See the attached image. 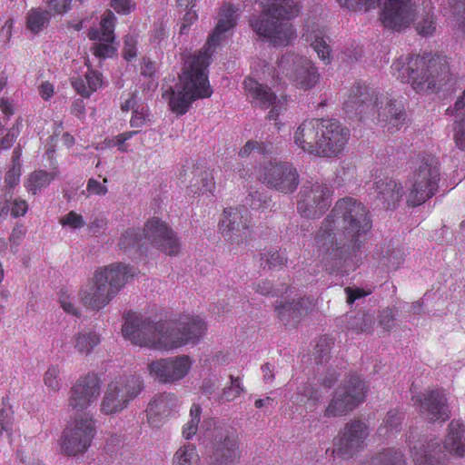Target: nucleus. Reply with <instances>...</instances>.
<instances>
[{"mask_svg":"<svg viewBox=\"0 0 465 465\" xmlns=\"http://www.w3.org/2000/svg\"><path fill=\"white\" fill-rule=\"evenodd\" d=\"M255 150L262 154H271L273 153V145L271 141L257 142L250 140L240 150L239 155L242 158L248 157Z\"/></svg>","mask_w":465,"mask_h":465,"instance_id":"44","label":"nucleus"},{"mask_svg":"<svg viewBox=\"0 0 465 465\" xmlns=\"http://www.w3.org/2000/svg\"><path fill=\"white\" fill-rule=\"evenodd\" d=\"M206 330V323L200 316H183L174 322H153L142 314L128 312L122 333L134 345L170 351L198 343Z\"/></svg>","mask_w":465,"mask_h":465,"instance_id":"3","label":"nucleus"},{"mask_svg":"<svg viewBox=\"0 0 465 465\" xmlns=\"http://www.w3.org/2000/svg\"><path fill=\"white\" fill-rule=\"evenodd\" d=\"M404 455L401 451L388 449L378 453L371 461L361 465H405Z\"/></svg>","mask_w":465,"mask_h":465,"instance_id":"39","label":"nucleus"},{"mask_svg":"<svg viewBox=\"0 0 465 465\" xmlns=\"http://www.w3.org/2000/svg\"><path fill=\"white\" fill-rule=\"evenodd\" d=\"M100 342L101 339L96 331L85 330L75 333L71 340L74 351L84 356L91 354Z\"/></svg>","mask_w":465,"mask_h":465,"instance_id":"33","label":"nucleus"},{"mask_svg":"<svg viewBox=\"0 0 465 465\" xmlns=\"http://www.w3.org/2000/svg\"><path fill=\"white\" fill-rule=\"evenodd\" d=\"M262 265L275 269L282 267L287 262V257L277 250H269L262 254Z\"/></svg>","mask_w":465,"mask_h":465,"instance_id":"46","label":"nucleus"},{"mask_svg":"<svg viewBox=\"0 0 465 465\" xmlns=\"http://www.w3.org/2000/svg\"><path fill=\"white\" fill-rule=\"evenodd\" d=\"M75 91L84 97H89L103 86L102 74L88 68L84 77H77L72 80Z\"/></svg>","mask_w":465,"mask_h":465,"instance_id":"31","label":"nucleus"},{"mask_svg":"<svg viewBox=\"0 0 465 465\" xmlns=\"http://www.w3.org/2000/svg\"><path fill=\"white\" fill-rule=\"evenodd\" d=\"M437 443H429L421 452L416 451L413 455L414 465H446L440 458L431 454Z\"/></svg>","mask_w":465,"mask_h":465,"instance_id":"43","label":"nucleus"},{"mask_svg":"<svg viewBox=\"0 0 465 465\" xmlns=\"http://www.w3.org/2000/svg\"><path fill=\"white\" fill-rule=\"evenodd\" d=\"M455 142L456 145L465 151V123H456Z\"/></svg>","mask_w":465,"mask_h":465,"instance_id":"64","label":"nucleus"},{"mask_svg":"<svg viewBox=\"0 0 465 465\" xmlns=\"http://www.w3.org/2000/svg\"><path fill=\"white\" fill-rule=\"evenodd\" d=\"M201 412L200 405L193 403L190 409V419L183 427V436L186 440L192 439L196 434L201 420Z\"/></svg>","mask_w":465,"mask_h":465,"instance_id":"42","label":"nucleus"},{"mask_svg":"<svg viewBox=\"0 0 465 465\" xmlns=\"http://www.w3.org/2000/svg\"><path fill=\"white\" fill-rule=\"evenodd\" d=\"M237 19V9L229 4L223 5L218 23L203 50L185 59L179 83L174 88L169 86L163 92V98L168 101L173 113L184 114L193 102L212 95L207 68L214 49L227 39Z\"/></svg>","mask_w":465,"mask_h":465,"instance_id":"1","label":"nucleus"},{"mask_svg":"<svg viewBox=\"0 0 465 465\" xmlns=\"http://www.w3.org/2000/svg\"><path fill=\"white\" fill-rule=\"evenodd\" d=\"M72 0H46L50 11L54 14H63L69 10Z\"/></svg>","mask_w":465,"mask_h":465,"instance_id":"58","label":"nucleus"},{"mask_svg":"<svg viewBox=\"0 0 465 465\" xmlns=\"http://www.w3.org/2000/svg\"><path fill=\"white\" fill-rule=\"evenodd\" d=\"M115 22V15L108 10L102 16L100 28L90 30L88 36L91 40L95 41L92 51L96 57L110 58L115 54L117 50L114 45Z\"/></svg>","mask_w":465,"mask_h":465,"instance_id":"23","label":"nucleus"},{"mask_svg":"<svg viewBox=\"0 0 465 465\" xmlns=\"http://www.w3.org/2000/svg\"><path fill=\"white\" fill-rule=\"evenodd\" d=\"M322 119L304 120L295 130V145L304 153L319 156Z\"/></svg>","mask_w":465,"mask_h":465,"instance_id":"25","label":"nucleus"},{"mask_svg":"<svg viewBox=\"0 0 465 465\" xmlns=\"http://www.w3.org/2000/svg\"><path fill=\"white\" fill-rule=\"evenodd\" d=\"M231 383L223 391L221 399L224 401H232L237 399L244 391V388L239 378L230 376Z\"/></svg>","mask_w":465,"mask_h":465,"instance_id":"47","label":"nucleus"},{"mask_svg":"<svg viewBox=\"0 0 465 465\" xmlns=\"http://www.w3.org/2000/svg\"><path fill=\"white\" fill-rule=\"evenodd\" d=\"M452 114L456 123H465V89L462 95L456 101Z\"/></svg>","mask_w":465,"mask_h":465,"instance_id":"57","label":"nucleus"},{"mask_svg":"<svg viewBox=\"0 0 465 465\" xmlns=\"http://www.w3.org/2000/svg\"><path fill=\"white\" fill-rule=\"evenodd\" d=\"M331 204L329 188L319 183L304 184L300 192L298 212L305 217L315 218Z\"/></svg>","mask_w":465,"mask_h":465,"instance_id":"22","label":"nucleus"},{"mask_svg":"<svg viewBox=\"0 0 465 465\" xmlns=\"http://www.w3.org/2000/svg\"><path fill=\"white\" fill-rule=\"evenodd\" d=\"M12 425V412L10 410L2 409L0 411V427L3 431L9 433Z\"/></svg>","mask_w":465,"mask_h":465,"instance_id":"63","label":"nucleus"},{"mask_svg":"<svg viewBox=\"0 0 465 465\" xmlns=\"http://www.w3.org/2000/svg\"><path fill=\"white\" fill-rule=\"evenodd\" d=\"M190 184L188 186V192L190 194H204L212 193L215 188V183L212 173L208 170L195 169Z\"/></svg>","mask_w":465,"mask_h":465,"instance_id":"34","label":"nucleus"},{"mask_svg":"<svg viewBox=\"0 0 465 465\" xmlns=\"http://www.w3.org/2000/svg\"><path fill=\"white\" fill-rule=\"evenodd\" d=\"M243 88L252 105L262 109H270L267 118L275 121L274 128L280 131L283 124L278 120V117L287 110L288 96L283 94H276L271 87L252 77L243 81Z\"/></svg>","mask_w":465,"mask_h":465,"instance_id":"13","label":"nucleus"},{"mask_svg":"<svg viewBox=\"0 0 465 465\" xmlns=\"http://www.w3.org/2000/svg\"><path fill=\"white\" fill-rule=\"evenodd\" d=\"M137 36L134 35H128L124 37L123 56L125 60L131 61L137 55Z\"/></svg>","mask_w":465,"mask_h":465,"instance_id":"49","label":"nucleus"},{"mask_svg":"<svg viewBox=\"0 0 465 465\" xmlns=\"http://www.w3.org/2000/svg\"><path fill=\"white\" fill-rule=\"evenodd\" d=\"M193 361L188 355H177L153 361L149 374L161 383H176L190 372Z\"/></svg>","mask_w":465,"mask_h":465,"instance_id":"16","label":"nucleus"},{"mask_svg":"<svg viewBox=\"0 0 465 465\" xmlns=\"http://www.w3.org/2000/svg\"><path fill=\"white\" fill-rule=\"evenodd\" d=\"M59 375V368L57 366H50L44 376L45 385L54 391H59L61 387Z\"/></svg>","mask_w":465,"mask_h":465,"instance_id":"48","label":"nucleus"},{"mask_svg":"<svg viewBox=\"0 0 465 465\" xmlns=\"http://www.w3.org/2000/svg\"><path fill=\"white\" fill-rule=\"evenodd\" d=\"M199 454L193 444H185L180 447L173 455V465H198Z\"/></svg>","mask_w":465,"mask_h":465,"instance_id":"40","label":"nucleus"},{"mask_svg":"<svg viewBox=\"0 0 465 465\" xmlns=\"http://www.w3.org/2000/svg\"><path fill=\"white\" fill-rule=\"evenodd\" d=\"M347 295V302L352 304L357 299L365 297L371 293V292L364 291L361 288H351L347 287L344 290Z\"/></svg>","mask_w":465,"mask_h":465,"instance_id":"60","label":"nucleus"},{"mask_svg":"<svg viewBox=\"0 0 465 465\" xmlns=\"http://www.w3.org/2000/svg\"><path fill=\"white\" fill-rule=\"evenodd\" d=\"M60 223L72 229H80L84 226L85 222L81 214L74 211H70L61 218Z\"/></svg>","mask_w":465,"mask_h":465,"instance_id":"52","label":"nucleus"},{"mask_svg":"<svg viewBox=\"0 0 465 465\" xmlns=\"http://www.w3.org/2000/svg\"><path fill=\"white\" fill-rule=\"evenodd\" d=\"M440 180V170L438 158L429 153L420 154L407 182V204L416 207L430 199L438 191Z\"/></svg>","mask_w":465,"mask_h":465,"instance_id":"9","label":"nucleus"},{"mask_svg":"<svg viewBox=\"0 0 465 465\" xmlns=\"http://www.w3.org/2000/svg\"><path fill=\"white\" fill-rule=\"evenodd\" d=\"M137 270L125 263L114 262L97 268L79 291V299L93 310L104 308L135 276Z\"/></svg>","mask_w":465,"mask_h":465,"instance_id":"5","label":"nucleus"},{"mask_svg":"<svg viewBox=\"0 0 465 465\" xmlns=\"http://www.w3.org/2000/svg\"><path fill=\"white\" fill-rule=\"evenodd\" d=\"M178 407V399L173 393H161L156 395L149 403L146 413L148 422L153 427H159L163 420Z\"/></svg>","mask_w":465,"mask_h":465,"instance_id":"26","label":"nucleus"},{"mask_svg":"<svg viewBox=\"0 0 465 465\" xmlns=\"http://www.w3.org/2000/svg\"><path fill=\"white\" fill-rule=\"evenodd\" d=\"M364 382L357 376L350 378L337 388L325 409L324 416L337 417L346 415L362 402L366 396Z\"/></svg>","mask_w":465,"mask_h":465,"instance_id":"15","label":"nucleus"},{"mask_svg":"<svg viewBox=\"0 0 465 465\" xmlns=\"http://www.w3.org/2000/svg\"><path fill=\"white\" fill-rule=\"evenodd\" d=\"M142 240L143 234L140 230L129 228L121 234L118 246L120 249L128 250L138 246Z\"/></svg>","mask_w":465,"mask_h":465,"instance_id":"45","label":"nucleus"},{"mask_svg":"<svg viewBox=\"0 0 465 465\" xmlns=\"http://www.w3.org/2000/svg\"><path fill=\"white\" fill-rule=\"evenodd\" d=\"M107 183V179H104V183H100L95 179H89L86 184L87 197L90 195L104 196L108 193V189L104 183Z\"/></svg>","mask_w":465,"mask_h":465,"instance_id":"55","label":"nucleus"},{"mask_svg":"<svg viewBox=\"0 0 465 465\" xmlns=\"http://www.w3.org/2000/svg\"><path fill=\"white\" fill-rule=\"evenodd\" d=\"M112 8L120 15H128L135 10L134 0H111Z\"/></svg>","mask_w":465,"mask_h":465,"instance_id":"56","label":"nucleus"},{"mask_svg":"<svg viewBox=\"0 0 465 465\" xmlns=\"http://www.w3.org/2000/svg\"><path fill=\"white\" fill-rule=\"evenodd\" d=\"M143 388L140 376L124 375L111 381L104 392L101 411L105 415L118 413L136 398Z\"/></svg>","mask_w":465,"mask_h":465,"instance_id":"11","label":"nucleus"},{"mask_svg":"<svg viewBox=\"0 0 465 465\" xmlns=\"http://www.w3.org/2000/svg\"><path fill=\"white\" fill-rule=\"evenodd\" d=\"M349 138V130L339 121L322 119L319 156H337L343 151Z\"/></svg>","mask_w":465,"mask_h":465,"instance_id":"19","label":"nucleus"},{"mask_svg":"<svg viewBox=\"0 0 465 465\" xmlns=\"http://www.w3.org/2000/svg\"><path fill=\"white\" fill-rule=\"evenodd\" d=\"M143 239L167 255L173 256L180 252V242L173 230L162 220H149L142 231Z\"/></svg>","mask_w":465,"mask_h":465,"instance_id":"21","label":"nucleus"},{"mask_svg":"<svg viewBox=\"0 0 465 465\" xmlns=\"http://www.w3.org/2000/svg\"><path fill=\"white\" fill-rule=\"evenodd\" d=\"M54 178V172L35 171L28 175L25 182V187L29 193L35 195L45 189Z\"/></svg>","mask_w":465,"mask_h":465,"instance_id":"36","label":"nucleus"},{"mask_svg":"<svg viewBox=\"0 0 465 465\" xmlns=\"http://www.w3.org/2000/svg\"><path fill=\"white\" fill-rule=\"evenodd\" d=\"M95 432V423L91 416L82 414L74 418L63 431L60 439L61 451L72 457L85 453L92 444Z\"/></svg>","mask_w":465,"mask_h":465,"instance_id":"12","label":"nucleus"},{"mask_svg":"<svg viewBox=\"0 0 465 465\" xmlns=\"http://www.w3.org/2000/svg\"><path fill=\"white\" fill-rule=\"evenodd\" d=\"M371 227L367 208L351 198L338 201L315 235L322 260H344L361 247Z\"/></svg>","mask_w":465,"mask_h":465,"instance_id":"2","label":"nucleus"},{"mask_svg":"<svg viewBox=\"0 0 465 465\" xmlns=\"http://www.w3.org/2000/svg\"><path fill=\"white\" fill-rule=\"evenodd\" d=\"M241 451L236 433L228 428L215 430L209 465H237Z\"/></svg>","mask_w":465,"mask_h":465,"instance_id":"18","label":"nucleus"},{"mask_svg":"<svg viewBox=\"0 0 465 465\" xmlns=\"http://www.w3.org/2000/svg\"><path fill=\"white\" fill-rule=\"evenodd\" d=\"M418 15L414 20L415 29L421 36H431L434 35L437 28V23L433 13V4L430 0H423L421 4H418Z\"/></svg>","mask_w":465,"mask_h":465,"instance_id":"30","label":"nucleus"},{"mask_svg":"<svg viewBox=\"0 0 465 465\" xmlns=\"http://www.w3.org/2000/svg\"><path fill=\"white\" fill-rule=\"evenodd\" d=\"M452 15L455 20L454 25L465 31V3L463 0H453Z\"/></svg>","mask_w":465,"mask_h":465,"instance_id":"54","label":"nucleus"},{"mask_svg":"<svg viewBox=\"0 0 465 465\" xmlns=\"http://www.w3.org/2000/svg\"><path fill=\"white\" fill-rule=\"evenodd\" d=\"M136 134H137V131H130V132H125V133L118 134L114 139V145L117 146L118 150L121 152H127L128 149H127V146L124 144V143L127 140L131 139Z\"/></svg>","mask_w":465,"mask_h":465,"instance_id":"62","label":"nucleus"},{"mask_svg":"<svg viewBox=\"0 0 465 465\" xmlns=\"http://www.w3.org/2000/svg\"><path fill=\"white\" fill-rule=\"evenodd\" d=\"M344 107L347 112L355 111L361 115L377 114L378 121L390 133L399 130L405 121L401 103L383 96L379 98L375 91L365 84H359L350 90Z\"/></svg>","mask_w":465,"mask_h":465,"instance_id":"7","label":"nucleus"},{"mask_svg":"<svg viewBox=\"0 0 465 465\" xmlns=\"http://www.w3.org/2000/svg\"><path fill=\"white\" fill-rule=\"evenodd\" d=\"M257 178L271 189L282 193H293L300 183L297 169L289 162L271 160L260 166Z\"/></svg>","mask_w":465,"mask_h":465,"instance_id":"14","label":"nucleus"},{"mask_svg":"<svg viewBox=\"0 0 465 465\" xmlns=\"http://www.w3.org/2000/svg\"><path fill=\"white\" fill-rule=\"evenodd\" d=\"M219 226L225 240L235 243L242 242L248 235L247 209L244 207L224 209Z\"/></svg>","mask_w":465,"mask_h":465,"instance_id":"24","label":"nucleus"},{"mask_svg":"<svg viewBox=\"0 0 465 465\" xmlns=\"http://www.w3.org/2000/svg\"><path fill=\"white\" fill-rule=\"evenodd\" d=\"M21 175L20 167L16 164H14L12 168L8 170L5 174V183L9 188H13L16 186L19 183Z\"/></svg>","mask_w":465,"mask_h":465,"instance_id":"59","label":"nucleus"},{"mask_svg":"<svg viewBox=\"0 0 465 465\" xmlns=\"http://www.w3.org/2000/svg\"><path fill=\"white\" fill-rule=\"evenodd\" d=\"M305 40L309 42L317 53L318 57L326 64L331 63V47L327 43L328 37L325 35L323 28L317 24L306 25L303 35Z\"/></svg>","mask_w":465,"mask_h":465,"instance_id":"29","label":"nucleus"},{"mask_svg":"<svg viewBox=\"0 0 465 465\" xmlns=\"http://www.w3.org/2000/svg\"><path fill=\"white\" fill-rule=\"evenodd\" d=\"M374 186L377 199L387 209H394L403 195L401 184L392 179H381Z\"/></svg>","mask_w":465,"mask_h":465,"instance_id":"28","label":"nucleus"},{"mask_svg":"<svg viewBox=\"0 0 465 465\" xmlns=\"http://www.w3.org/2000/svg\"><path fill=\"white\" fill-rule=\"evenodd\" d=\"M262 14L250 24L256 34L277 47L290 45L296 30L289 21L300 13L297 0H261Z\"/></svg>","mask_w":465,"mask_h":465,"instance_id":"4","label":"nucleus"},{"mask_svg":"<svg viewBox=\"0 0 465 465\" xmlns=\"http://www.w3.org/2000/svg\"><path fill=\"white\" fill-rule=\"evenodd\" d=\"M50 20L48 11L40 8H32L26 15V28L32 33H39L47 26Z\"/></svg>","mask_w":465,"mask_h":465,"instance_id":"38","label":"nucleus"},{"mask_svg":"<svg viewBox=\"0 0 465 465\" xmlns=\"http://www.w3.org/2000/svg\"><path fill=\"white\" fill-rule=\"evenodd\" d=\"M369 436L367 424L360 420L347 422L334 443L333 453L341 459H349L364 447Z\"/></svg>","mask_w":465,"mask_h":465,"instance_id":"17","label":"nucleus"},{"mask_svg":"<svg viewBox=\"0 0 465 465\" xmlns=\"http://www.w3.org/2000/svg\"><path fill=\"white\" fill-rule=\"evenodd\" d=\"M281 74L303 91L312 89L320 81V74L314 63L294 53H286L279 59L273 78L281 79Z\"/></svg>","mask_w":465,"mask_h":465,"instance_id":"10","label":"nucleus"},{"mask_svg":"<svg viewBox=\"0 0 465 465\" xmlns=\"http://www.w3.org/2000/svg\"><path fill=\"white\" fill-rule=\"evenodd\" d=\"M148 117L149 114L147 106L144 104H141V106H136V108L133 112V115L130 120V124L134 128L142 127L148 120Z\"/></svg>","mask_w":465,"mask_h":465,"instance_id":"53","label":"nucleus"},{"mask_svg":"<svg viewBox=\"0 0 465 465\" xmlns=\"http://www.w3.org/2000/svg\"><path fill=\"white\" fill-rule=\"evenodd\" d=\"M340 6L351 10H368L380 5L381 0H336ZM419 5L414 0H384L380 19L384 27L402 31L414 23Z\"/></svg>","mask_w":465,"mask_h":465,"instance_id":"8","label":"nucleus"},{"mask_svg":"<svg viewBox=\"0 0 465 465\" xmlns=\"http://www.w3.org/2000/svg\"><path fill=\"white\" fill-rule=\"evenodd\" d=\"M374 324L373 317L370 314H361L354 318L351 328L358 332L370 331Z\"/></svg>","mask_w":465,"mask_h":465,"instance_id":"51","label":"nucleus"},{"mask_svg":"<svg viewBox=\"0 0 465 465\" xmlns=\"http://www.w3.org/2000/svg\"><path fill=\"white\" fill-rule=\"evenodd\" d=\"M394 315L391 309L383 310L380 314L379 323L386 331L393 327Z\"/></svg>","mask_w":465,"mask_h":465,"instance_id":"61","label":"nucleus"},{"mask_svg":"<svg viewBox=\"0 0 465 465\" xmlns=\"http://www.w3.org/2000/svg\"><path fill=\"white\" fill-rule=\"evenodd\" d=\"M403 416L398 411L391 410L388 411L382 424L379 427L378 432L381 436H389L393 431H397L401 424Z\"/></svg>","mask_w":465,"mask_h":465,"instance_id":"41","label":"nucleus"},{"mask_svg":"<svg viewBox=\"0 0 465 465\" xmlns=\"http://www.w3.org/2000/svg\"><path fill=\"white\" fill-rule=\"evenodd\" d=\"M307 300L302 299L298 302L284 303L276 307V312L280 320L285 324L291 323V321L296 322L303 313L308 312V308L303 307Z\"/></svg>","mask_w":465,"mask_h":465,"instance_id":"35","label":"nucleus"},{"mask_svg":"<svg viewBox=\"0 0 465 465\" xmlns=\"http://www.w3.org/2000/svg\"><path fill=\"white\" fill-rule=\"evenodd\" d=\"M391 73L401 83L410 84L417 92H426L433 91L445 83L449 68L439 58L402 55L393 61Z\"/></svg>","mask_w":465,"mask_h":465,"instance_id":"6","label":"nucleus"},{"mask_svg":"<svg viewBox=\"0 0 465 465\" xmlns=\"http://www.w3.org/2000/svg\"><path fill=\"white\" fill-rule=\"evenodd\" d=\"M59 302L65 312L72 315H78L79 311L74 302V297L69 291L62 290L60 292Z\"/></svg>","mask_w":465,"mask_h":465,"instance_id":"50","label":"nucleus"},{"mask_svg":"<svg viewBox=\"0 0 465 465\" xmlns=\"http://www.w3.org/2000/svg\"><path fill=\"white\" fill-rule=\"evenodd\" d=\"M463 429L458 420H452L448 429V434L443 448L450 454L459 457L465 456V442L462 440Z\"/></svg>","mask_w":465,"mask_h":465,"instance_id":"32","label":"nucleus"},{"mask_svg":"<svg viewBox=\"0 0 465 465\" xmlns=\"http://www.w3.org/2000/svg\"><path fill=\"white\" fill-rule=\"evenodd\" d=\"M322 397V395L319 393L318 390L306 385L299 391L293 400V403L297 405H303L307 411H313L318 406Z\"/></svg>","mask_w":465,"mask_h":465,"instance_id":"37","label":"nucleus"},{"mask_svg":"<svg viewBox=\"0 0 465 465\" xmlns=\"http://www.w3.org/2000/svg\"><path fill=\"white\" fill-rule=\"evenodd\" d=\"M420 401V411L432 421H444L449 419V408L445 395L440 391L424 393Z\"/></svg>","mask_w":465,"mask_h":465,"instance_id":"27","label":"nucleus"},{"mask_svg":"<svg viewBox=\"0 0 465 465\" xmlns=\"http://www.w3.org/2000/svg\"><path fill=\"white\" fill-rule=\"evenodd\" d=\"M101 392V381L97 374L88 373L79 377L71 387L68 405L83 411L96 402Z\"/></svg>","mask_w":465,"mask_h":465,"instance_id":"20","label":"nucleus"}]
</instances>
